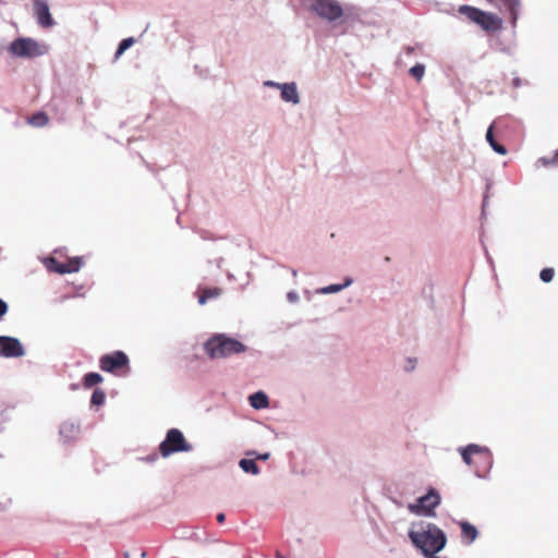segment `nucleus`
Returning <instances> with one entry per match:
<instances>
[{
  "mask_svg": "<svg viewBox=\"0 0 558 558\" xmlns=\"http://www.w3.org/2000/svg\"><path fill=\"white\" fill-rule=\"evenodd\" d=\"M310 9L329 22L337 21L343 15V9L337 0H310Z\"/></svg>",
  "mask_w": 558,
  "mask_h": 558,
  "instance_id": "6",
  "label": "nucleus"
},
{
  "mask_svg": "<svg viewBox=\"0 0 558 558\" xmlns=\"http://www.w3.org/2000/svg\"><path fill=\"white\" fill-rule=\"evenodd\" d=\"M48 117L45 112H37L28 119V123L36 128H41L48 124Z\"/></svg>",
  "mask_w": 558,
  "mask_h": 558,
  "instance_id": "19",
  "label": "nucleus"
},
{
  "mask_svg": "<svg viewBox=\"0 0 558 558\" xmlns=\"http://www.w3.org/2000/svg\"><path fill=\"white\" fill-rule=\"evenodd\" d=\"M538 162L542 163L544 167L558 165V150L554 154V156L551 158H548V157L539 158Z\"/></svg>",
  "mask_w": 558,
  "mask_h": 558,
  "instance_id": "26",
  "label": "nucleus"
},
{
  "mask_svg": "<svg viewBox=\"0 0 558 558\" xmlns=\"http://www.w3.org/2000/svg\"><path fill=\"white\" fill-rule=\"evenodd\" d=\"M250 403L254 409H265L269 404L268 397L262 391L251 395Z\"/></svg>",
  "mask_w": 558,
  "mask_h": 558,
  "instance_id": "16",
  "label": "nucleus"
},
{
  "mask_svg": "<svg viewBox=\"0 0 558 558\" xmlns=\"http://www.w3.org/2000/svg\"><path fill=\"white\" fill-rule=\"evenodd\" d=\"M460 526L462 542L468 545L472 544L478 535L477 529L469 522H461Z\"/></svg>",
  "mask_w": 558,
  "mask_h": 558,
  "instance_id": "14",
  "label": "nucleus"
},
{
  "mask_svg": "<svg viewBox=\"0 0 558 558\" xmlns=\"http://www.w3.org/2000/svg\"><path fill=\"white\" fill-rule=\"evenodd\" d=\"M409 363H410V366L407 367V369L408 371L413 369L414 368V363L412 361H409Z\"/></svg>",
  "mask_w": 558,
  "mask_h": 558,
  "instance_id": "32",
  "label": "nucleus"
},
{
  "mask_svg": "<svg viewBox=\"0 0 558 558\" xmlns=\"http://www.w3.org/2000/svg\"><path fill=\"white\" fill-rule=\"evenodd\" d=\"M409 537L428 558L436 557L435 554L440 551L446 546L447 542L445 533L432 524L423 532L411 531Z\"/></svg>",
  "mask_w": 558,
  "mask_h": 558,
  "instance_id": "1",
  "label": "nucleus"
},
{
  "mask_svg": "<svg viewBox=\"0 0 558 558\" xmlns=\"http://www.w3.org/2000/svg\"><path fill=\"white\" fill-rule=\"evenodd\" d=\"M520 84H521L520 78H514V80H513V85H514L515 87L520 86Z\"/></svg>",
  "mask_w": 558,
  "mask_h": 558,
  "instance_id": "30",
  "label": "nucleus"
},
{
  "mask_svg": "<svg viewBox=\"0 0 558 558\" xmlns=\"http://www.w3.org/2000/svg\"><path fill=\"white\" fill-rule=\"evenodd\" d=\"M268 458H269V453L258 456V459H263V460H266Z\"/></svg>",
  "mask_w": 558,
  "mask_h": 558,
  "instance_id": "31",
  "label": "nucleus"
},
{
  "mask_svg": "<svg viewBox=\"0 0 558 558\" xmlns=\"http://www.w3.org/2000/svg\"><path fill=\"white\" fill-rule=\"evenodd\" d=\"M461 456L468 465L484 463L485 465L489 466L492 463L489 451L481 448L477 445L472 444L461 449Z\"/></svg>",
  "mask_w": 558,
  "mask_h": 558,
  "instance_id": "9",
  "label": "nucleus"
},
{
  "mask_svg": "<svg viewBox=\"0 0 558 558\" xmlns=\"http://www.w3.org/2000/svg\"><path fill=\"white\" fill-rule=\"evenodd\" d=\"M105 399H106L105 392L101 389H95L92 395L90 402L94 405H101V404H104Z\"/></svg>",
  "mask_w": 558,
  "mask_h": 558,
  "instance_id": "22",
  "label": "nucleus"
},
{
  "mask_svg": "<svg viewBox=\"0 0 558 558\" xmlns=\"http://www.w3.org/2000/svg\"><path fill=\"white\" fill-rule=\"evenodd\" d=\"M493 125H490L486 132V141L488 142V144L490 145V147L494 149V151H496L497 154L499 155H506L507 154V149L504 145L499 144L495 137H494V133H493Z\"/></svg>",
  "mask_w": 558,
  "mask_h": 558,
  "instance_id": "17",
  "label": "nucleus"
},
{
  "mask_svg": "<svg viewBox=\"0 0 558 558\" xmlns=\"http://www.w3.org/2000/svg\"><path fill=\"white\" fill-rule=\"evenodd\" d=\"M34 13L41 27H51L54 22L50 14L48 4L43 0H34Z\"/></svg>",
  "mask_w": 558,
  "mask_h": 558,
  "instance_id": "11",
  "label": "nucleus"
},
{
  "mask_svg": "<svg viewBox=\"0 0 558 558\" xmlns=\"http://www.w3.org/2000/svg\"><path fill=\"white\" fill-rule=\"evenodd\" d=\"M425 73V66L423 64H415L410 69V74L417 81H421Z\"/></svg>",
  "mask_w": 558,
  "mask_h": 558,
  "instance_id": "24",
  "label": "nucleus"
},
{
  "mask_svg": "<svg viewBox=\"0 0 558 558\" xmlns=\"http://www.w3.org/2000/svg\"><path fill=\"white\" fill-rule=\"evenodd\" d=\"M8 312V304L0 299V319L7 314Z\"/></svg>",
  "mask_w": 558,
  "mask_h": 558,
  "instance_id": "28",
  "label": "nucleus"
},
{
  "mask_svg": "<svg viewBox=\"0 0 558 558\" xmlns=\"http://www.w3.org/2000/svg\"><path fill=\"white\" fill-rule=\"evenodd\" d=\"M280 88H281V98L284 101H289V102H293V104H299L300 98H299L296 85L294 83L282 84L280 86Z\"/></svg>",
  "mask_w": 558,
  "mask_h": 558,
  "instance_id": "13",
  "label": "nucleus"
},
{
  "mask_svg": "<svg viewBox=\"0 0 558 558\" xmlns=\"http://www.w3.org/2000/svg\"><path fill=\"white\" fill-rule=\"evenodd\" d=\"M439 502L440 496L435 489H430L426 495L417 498L415 504H410L408 509L415 514L430 515Z\"/></svg>",
  "mask_w": 558,
  "mask_h": 558,
  "instance_id": "8",
  "label": "nucleus"
},
{
  "mask_svg": "<svg viewBox=\"0 0 558 558\" xmlns=\"http://www.w3.org/2000/svg\"><path fill=\"white\" fill-rule=\"evenodd\" d=\"M104 378L100 374L98 373H87L84 378H83V386L86 388V389H89L100 383H102Z\"/></svg>",
  "mask_w": 558,
  "mask_h": 558,
  "instance_id": "18",
  "label": "nucleus"
},
{
  "mask_svg": "<svg viewBox=\"0 0 558 558\" xmlns=\"http://www.w3.org/2000/svg\"><path fill=\"white\" fill-rule=\"evenodd\" d=\"M351 283V280H348L343 286L341 284H331L327 288H325L323 291L325 293H333L340 291L343 287L349 286Z\"/></svg>",
  "mask_w": 558,
  "mask_h": 558,
  "instance_id": "27",
  "label": "nucleus"
},
{
  "mask_svg": "<svg viewBox=\"0 0 558 558\" xmlns=\"http://www.w3.org/2000/svg\"><path fill=\"white\" fill-rule=\"evenodd\" d=\"M554 276H555V270H554V268H550V267L542 269V271L539 274L541 280L546 283L550 282L554 278Z\"/></svg>",
  "mask_w": 558,
  "mask_h": 558,
  "instance_id": "25",
  "label": "nucleus"
},
{
  "mask_svg": "<svg viewBox=\"0 0 558 558\" xmlns=\"http://www.w3.org/2000/svg\"><path fill=\"white\" fill-rule=\"evenodd\" d=\"M246 349L245 344L223 333L213 336L204 344L206 354L213 360L225 359L233 354L243 353Z\"/></svg>",
  "mask_w": 558,
  "mask_h": 558,
  "instance_id": "2",
  "label": "nucleus"
},
{
  "mask_svg": "<svg viewBox=\"0 0 558 558\" xmlns=\"http://www.w3.org/2000/svg\"><path fill=\"white\" fill-rule=\"evenodd\" d=\"M225 520H226V515H225V513H218V514H217V521H218L219 523H223V522H225Z\"/></svg>",
  "mask_w": 558,
  "mask_h": 558,
  "instance_id": "29",
  "label": "nucleus"
},
{
  "mask_svg": "<svg viewBox=\"0 0 558 558\" xmlns=\"http://www.w3.org/2000/svg\"><path fill=\"white\" fill-rule=\"evenodd\" d=\"M192 446L186 441L183 433L177 428L167 432L165 440L159 445V452L167 458L175 452H187Z\"/></svg>",
  "mask_w": 558,
  "mask_h": 558,
  "instance_id": "4",
  "label": "nucleus"
},
{
  "mask_svg": "<svg viewBox=\"0 0 558 558\" xmlns=\"http://www.w3.org/2000/svg\"><path fill=\"white\" fill-rule=\"evenodd\" d=\"M62 264V269H58L60 275L78 271L83 262L81 257H73L69 258L65 263Z\"/></svg>",
  "mask_w": 558,
  "mask_h": 558,
  "instance_id": "15",
  "label": "nucleus"
},
{
  "mask_svg": "<svg viewBox=\"0 0 558 558\" xmlns=\"http://www.w3.org/2000/svg\"><path fill=\"white\" fill-rule=\"evenodd\" d=\"M134 38L129 37L124 38L120 44L116 52V57H120L126 49H129L134 44Z\"/></svg>",
  "mask_w": 558,
  "mask_h": 558,
  "instance_id": "23",
  "label": "nucleus"
},
{
  "mask_svg": "<svg viewBox=\"0 0 558 558\" xmlns=\"http://www.w3.org/2000/svg\"><path fill=\"white\" fill-rule=\"evenodd\" d=\"M222 292L219 287L198 288L196 291L197 301L201 305H204L210 300L218 299Z\"/></svg>",
  "mask_w": 558,
  "mask_h": 558,
  "instance_id": "12",
  "label": "nucleus"
},
{
  "mask_svg": "<svg viewBox=\"0 0 558 558\" xmlns=\"http://www.w3.org/2000/svg\"><path fill=\"white\" fill-rule=\"evenodd\" d=\"M240 466L246 473H252L254 475L259 473V468L253 459H242L240 461Z\"/></svg>",
  "mask_w": 558,
  "mask_h": 558,
  "instance_id": "20",
  "label": "nucleus"
},
{
  "mask_svg": "<svg viewBox=\"0 0 558 558\" xmlns=\"http://www.w3.org/2000/svg\"><path fill=\"white\" fill-rule=\"evenodd\" d=\"M25 351L19 339L8 336H0V356L20 357Z\"/></svg>",
  "mask_w": 558,
  "mask_h": 558,
  "instance_id": "10",
  "label": "nucleus"
},
{
  "mask_svg": "<svg viewBox=\"0 0 558 558\" xmlns=\"http://www.w3.org/2000/svg\"><path fill=\"white\" fill-rule=\"evenodd\" d=\"M458 12L480 25L484 31L496 32L501 28V20L493 13L466 4L460 5Z\"/></svg>",
  "mask_w": 558,
  "mask_h": 558,
  "instance_id": "3",
  "label": "nucleus"
},
{
  "mask_svg": "<svg viewBox=\"0 0 558 558\" xmlns=\"http://www.w3.org/2000/svg\"><path fill=\"white\" fill-rule=\"evenodd\" d=\"M44 265L49 271L59 274L58 269H62L63 264L57 258L49 256L44 259Z\"/></svg>",
  "mask_w": 558,
  "mask_h": 558,
  "instance_id": "21",
  "label": "nucleus"
},
{
  "mask_svg": "<svg viewBox=\"0 0 558 558\" xmlns=\"http://www.w3.org/2000/svg\"><path fill=\"white\" fill-rule=\"evenodd\" d=\"M9 51L12 56L21 58H35L44 54L41 47L32 38H17L13 40Z\"/></svg>",
  "mask_w": 558,
  "mask_h": 558,
  "instance_id": "7",
  "label": "nucleus"
},
{
  "mask_svg": "<svg viewBox=\"0 0 558 558\" xmlns=\"http://www.w3.org/2000/svg\"><path fill=\"white\" fill-rule=\"evenodd\" d=\"M101 371L112 374H128L130 372V361L123 351H114L104 354L99 359Z\"/></svg>",
  "mask_w": 558,
  "mask_h": 558,
  "instance_id": "5",
  "label": "nucleus"
}]
</instances>
